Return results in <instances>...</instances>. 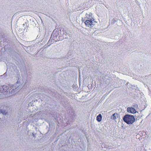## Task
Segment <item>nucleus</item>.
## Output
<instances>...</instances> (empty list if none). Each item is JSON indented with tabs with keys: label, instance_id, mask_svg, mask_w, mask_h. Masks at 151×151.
<instances>
[{
	"label": "nucleus",
	"instance_id": "nucleus-1",
	"mask_svg": "<svg viewBox=\"0 0 151 151\" xmlns=\"http://www.w3.org/2000/svg\"><path fill=\"white\" fill-rule=\"evenodd\" d=\"M92 14L91 13H89V14H88V19L86 20L85 22V24L86 25L89 27H92L96 24V22L94 21V20H92L91 19Z\"/></svg>",
	"mask_w": 151,
	"mask_h": 151
},
{
	"label": "nucleus",
	"instance_id": "nucleus-2",
	"mask_svg": "<svg viewBox=\"0 0 151 151\" xmlns=\"http://www.w3.org/2000/svg\"><path fill=\"white\" fill-rule=\"evenodd\" d=\"M123 119L124 122L128 124H132L135 120L134 117L133 115L129 114L125 115Z\"/></svg>",
	"mask_w": 151,
	"mask_h": 151
},
{
	"label": "nucleus",
	"instance_id": "nucleus-3",
	"mask_svg": "<svg viewBox=\"0 0 151 151\" xmlns=\"http://www.w3.org/2000/svg\"><path fill=\"white\" fill-rule=\"evenodd\" d=\"M127 110L128 112L133 114H135L137 112L135 109L133 107H128Z\"/></svg>",
	"mask_w": 151,
	"mask_h": 151
},
{
	"label": "nucleus",
	"instance_id": "nucleus-4",
	"mask_svg": "<svg viewBox=\"0 0 151 151\" xmlns=\"http://www.w3.org/2000/svg\"><path fill=\"white\" fill-rule=\"evenodd\" d=\"M119 114L117 113H115L111 116V119L115 120L119 117Z\"/></svg>",
	"mask_w": 151,
	"mask_h": 151
},
{
	"label": "nucleus",
	"instance_id": "nucleus-5",
	"mask_svg": "<svg viewBox=\"0 0 151 151\" xmlns=\"http://www.w3.org/2000/svg\"><path fill=\"white\" fill-rule=\"evenodd\" d=\"M6 88L5 86H2L1 85H0V93H3L4 92V91L6 90V89H4Z\"/></svg>",
	"mask_w": 151,
	"mask_h": 151
},
{
	"label": "nucleus",
	"instance_id": "nucleus-6",
	"mask_svg": "<svg viewBox=\"0 0 151 151\" xmlns=\"http://www.w3.org/2000/svg\"><path fill=\"white\" fill-rule=\"evenodd\" d=\"M35 46L34 45H31L27 47V48L28 50H29L30 51H32L35 49Z\"/></svg>",
	"mask_w": 151,
	"mask_h": 151
},
{
	"label": "nucleus",
	"instance_id": "nucleus-7",
	"mask_svg": "<svg viewBox=\"0 0 151 151\" xmlns=\"http://www.w3.org/2000/svg\"><path fill=\"white\" fill-rule=\"evenodd\" d=\"M102 116L101 114H99L96 117V120L99 122H100L102 119Z\"/></svg>",
	"mask_w": 151,
	"mask_h": 151
},
{
	"label": "nucleus",
	"instance_id": "nucleus-8",
	"mask_svg": "<svg viewBox=\"0 0 151 151\" xmlns=\"http://www.w3.org/2000/svg\"><path fill=\"white\" fill-rule=\"evenodd\" d=\"M87 19H88V14L86 13L85 15V16L84 17H82V20L83 22L86 21Z\"/></svg>",
	"mask_w": 151,
	"mask_h": 151
},
{
	"label": "nucleus",
	"instance_id": "nucleus-9",
	"mask_svg": "<svg viewBox=\"0 0 151 151\" xmlns=\"http://www.w3.org/2000/svg\"><path fill=\"white\" fill-rule=\"evenodd\" d=\"M27 24V22H26V23H25V24Z\"/></svg>",
	"mask_w": 151,
	"mask_h": 151
},
{
	"label": "nucleus",
	"instance_id": "nucleus-10",
	"mask_svg": "<svg viewBox=\"0 0 151 151\" xmlns=\"http://www.w3.org/2000/svg\"><path fill=\"white\" fill-rule=\"evenodd\" d=\"M23 26H24V24H23Z\"/></svg>",
	"mask_w": 151,
	"mask_h": 151
}]
</instances>
